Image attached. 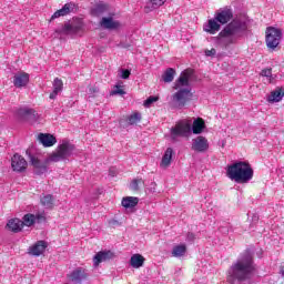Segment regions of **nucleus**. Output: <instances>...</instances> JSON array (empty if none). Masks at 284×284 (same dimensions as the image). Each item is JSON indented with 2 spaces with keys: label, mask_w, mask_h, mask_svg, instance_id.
Instances as JSON below:
<instances>
[{
  "label": "nucleus",
  "mask_w": 284,
  "mask_h": 284,
  "mask_svg": "<svg viewBox=\"0 0 284 284\" xmlns=\"http://www.w3.org/2000/svg\"><path fill=\"white\" fill-rule=\"evenodd\" d=\"M256 272V266L254 265V256L252 251L246 248L241 257L232 264L229 271V281H237V283H243L244 281H250L252 274Z\"/></svg>",
  "instance_id": "nucleus-1"
},
{
  "label": "nucleus",
  "mask_w": 284,
  "mask_h": 284,
  "mask_svg": "<svg viewBox=\"0 0 284 284\" xmlns=\"http://www.w3.org/2000/svg\"><path fill=\"white\" fill-rule=\"evenodd\" d=\"M226 176L235 183H250L254 179V169L250 162L239 161L226 166Z\"/></svg>",
  "instance_id": "nucleus-2"
},
{
  "label": "nucleus",
  "mask_w": 284,
  "mask_h": 284,
  "mask_svg": "<svg viewBox=\"0 0 284 284\" xmlns=\"http://www.w3.org/2000/svg\"><path fill=\"white\" fill-rule=\"evenodd\" d=\"M74 150V146L68 142L64 141L60 145H58L57 150L49 155V161H52L53 163H59V161H63L68 159L72 154V151Z\"/></svg>",
  "instance_id": "nucleus-3"
},
{
  "label": "nucleus",
  "mask_w": 284,
  "mask_h": 284,
  "mask_svg": "<svg viewBox=\"0 0 284 284\" xmlns=\"http://www.w3.org/2000/svg\"><path fill=\"white\" fill-rule=\"evenodd\" d=\"M281 39H283V31L275 27H267L265 30V43L270 50H274L278 48L281 43Z\"/></svg>",
  "instance_id": "nucleus-4"
},
{
  "label": "nucleus",
  "mask_w": 284,
  "mask_h": 284,
  "mask_svg": "<svg viewBox=\"0 0 284 284\" xmlns=\"http://www.w3.org/2000/svg\"><path fill=\"white\" fill-rule=\"evenodd\" d=\"M192 99V92L189 89H180L172 95V106L181 110L187 105V102Z\"/></svg>",
  "instance_id": "nucleus-5"
},
{
  "label": "nucleus",
  "mask_w": 284,
  "mask_h": 284,
  "mask_svg": "<svg viewBox=\"0 0 284 284\" xmlns=\"http://www.w3.org/2000/svg\"><path fill=\"white\" fill-rule=\"evenodd\" d=\"M27 154H29V163L32 165L34 174L41 176V174H45V172H48V162L50 161V158L42 161L39 159V155L30 154L28 151Z\"/></svg>",
  "instance_id": "nucleus-6"
},
{
  "label": "nucleus",
  "mask_w": 284,
  "mask_h": 284,
  "mask_svg": "<svg viewBox=\"0 0 284 284\" xmlns=\"http://www.w3.org/2000/svg\"><path fill=\"white\" fill-rule=\"evenodd\" d=\"M192 132V125L187 121L178 122L174 128L171 129V136H190Z\"/></svg>",
  "instance_id": "nucleus-7"
},
{
  "label": "nucleus",
  "mask_w": 284,
  "mask_h": 284,
  "mask_svg": "<svg viewBox=\"0 0 284 284\" xmlns=\"http://www.w3.org/2000/svg\"><path fill=\"white\" fill-rule=\"evenodd\" d=\"M242 23L240 20L231 21L220 33L219 37L225 39L227 37H234L237 32H241Z\"/></svg>",
  "instance_id": "nucleus-8"
},
{
  "label": "nucleus",
  "mask_w": 284,
  "mask_h": 284,
  "mask_svg": "<svg viewBox=\"0 0 284 284\" xmlns=\"http://www.w3.org/2000/svg\"><path fill=\"white\" fill-rule=\"evenodd\" d=\"M71 283L81 284L83 281H88L90 278V274H88V270L83 267H78L72 271L71 274L68 275Z\"/></svg>",
  "instance_id": "nucleus-9"
},
{
  "label": "nucleus",
  "mask_w": 284,
  "mask_h": 284,
  "mask_svg": "<svg viewBox=\"0 0 284 284\" xmlns=\"http://www.w3.org/2000/svg\"><path fill=\"white\" fill-rule=\"evenodd\" d=\"M11 168L13 172H26L28 170V161L19 153H16L11 159Z\"/></svg>",
  "instance_id": "nucleus-10"
},
{
  "label": "nucleus",
  "mask_w": 284,
  "mask_h": 284,
  "mask_svg": "<svg viewBox=\"0 0 284 284\" xmlns=\"http://www.w3.org/2000/svg\"><path fill=\"white\" fill-rule=\"evenodd\" d=\"M191 150L194 152H207L210 150V142L203 135H199L193 140Z\"/></svg>",
  "instance_id": "nucleus-11"
},
{
  "label": "nucleus",
  "mask_w": 284,
  "mask_h": 284,
  "mask_svg": "<svg viewBox=\"0 0 284 284\" xmlns=\"http://www.w3.org/2000/svg\"><path fill=\"white\" fill-rule=\"evenodd\" d=\"M18 119H21L22 121H37L39 119V113L34 109H18L17 111Z\"/></svg>",
  "instance_id": "nucleus-12"
},
{
  "label": "nucleus",
  "mask_w": 284,
  "mask_h": 284,
  "mask_svg": "<svg viewBox=\"0 0 284 284\" xmlns=\"http://www.w3.org/2000/svg\"><path fill=\"white\" fill-rule=\"evenodd\" d=\"M43 221H45V216L28 213L22 217V227H32L36 223H43Z\"/></svg>",
  "instance_id": "nucleus-13"
},
{
  "label": "nucleus",
  "mask_w": 284,
  "mask_h": 284,
  "mask_svg": "<svg viewBox=\"0 0 284 284\" xmlns=\"http://www.w3.org/2000/svg\"><path fill=\"white\" fill-rule=\"evenodd\" d=\"M113 256H114V253L112 251L98 252L93 257L94 267H99V265H101V263H105V261H111Z\"/></svg>",
  "instance_id": "nucleus-14"
},
{
  "label": "nucleus",
  "mask_w": 284,
  "mask_h": 284,
  "mask_svg": "<svg viewBox=\"0 0 284 284\" xmlns=\"http://www.w3.org/2000/svg\"><path fill=\"white\" fill-rule=\"evenodd\" d=\"M232 19H234V13L231 9L221 10L215 14V21H217V23H221L222 26H225V23H230Z\"/></svg>",
  "instance_id": "nucleus-15"
},
{
  "label": "nucleus",
  "mask_w": 284,
  "mask_h": 284,
  "mask_svg": "<svg viewBox=\"0 0 284 284\" xmlns=\"http://www.w3.org/2000/svg\"><path fill=\"white\" fill-rule=\"evenodd\" d=\"M47 248L48 242L41 240L29 248V254H31V256H41V254H43V252H45Z\"/></svg>",
  "instance_id": "nucleus-16"
},
{
  "label": "nucleus",
  "mask_w": 284,
  "mask_h": 284,
  "mask_svg": "<svg viewBox=\"0 0 284 284\" xmlns=\"http://www.w3.org/2000/svg\"><path fill=\"white\" fill-rule=\"evenodd\" d=\"M38 141L43 148H52V145H57V138L50 133H40L38 135Z\"/></svg>",
  "instance_id": "nucleus-17"
},
{
  "label": "nucleus",
  "mask_w": 284,
  "mask_h": 284,
  "mask_svg": "<svg viewBox=\"0 0 284 284\" xmlns=\"http://www.w3.org/2000/svg\"><path fill=\"white\" fill-rule=\"evenodd\" d=\"M74 8H75L74 2L65 3L61 9H59L52 14L51 19L54 20V19H59V17H68L70 12L74 11Z\"/></svg>",
  "instance_id": "nucleus-18"
},
{
  "label": "nucleus",
  "mask_w": 284,
  "mask_h": 284,
  "mask_svg": "<svg viewBox=\"0 0 284 284\" xmlns=\"http://www.w3.org/2000/svg\"><path fill=\"white\" fill-rule=\"evenodd\" d=\"M29 81H30V74H28L26 72L17 73L13 77V85L16 88H26V85H28Z\"/></svg>",
  "instance_id": "nucleus-19"
},
{
  "label": "nucleus",
  "mask_w": 284,
  "mask_h": 284,
  "mask_svg": "<svg viewBox=\"0 0 284 284\" xmlns=\"http://www.w3.org/2000/svg\"><path fill=\"white\" fill-rule=\"evenodd\" d=\"M172 156H174V149L168 148L160 162V168H162V170H168V168L172 165Z\"/></svg>",
  "instance_id": "nucleus-20"
},
{
  "label": "nucleus",
  "mask_w": 284,
  "mask_h": 284,
  "mask_svg": "<svg viewBox=\"0 0 284 284\" xmlns=\"http://www.w3.org/2000/svg\"><path fill=\"white\" fill-rule=\"evenodd\" d=\"M101 28H104V30H119L121 28V22L114 21L112 18H102L100 21Z\"/></svg>",
  "instance_id": "nucleus-21"
},
{
  "label": "nucleus",
  "mask_w": 284,
  "mask_h": 284,
  "mask_svg": "<svg viewBox=\"0 0 284 284\" xmlns=\"http://www.w3.org/2000/svg\"><path fill=\"white\" fill-rule=\"evenodd\" d=\"M7 227L10 232H14V234H17L23 230V222L20 219H11L7 223Z\"/></svg>",
  "instance_id": "nucleus-22"
},
{
  "label": "nucleus",
  "mask_w": 284,
  "mask_h": 284,
  "mask_svg": "<svg viewBox=\"0 0 284 284\" xmlns=\"http://www.w3.org/2000/svg\"><path fill=\"white\" fill-rule=\"evenodd\" d=\"M284 92L282 88H277L271 92L267 98L268 103H278V101H283Z\"/></svg>",
  "instance_id": "nucleus-23"
},
{
  "label": "nucleus",
  "mask_w": 284,
  "mask_h": 284,
  "mask_svg": "<svg viewBox=\"0 0 284 284\" xmlns=\"http://www.w3.org/2000/svg\"><path fill=\"white\" fill-rule=\"evenodd\" d=\"M192 74H194V71L192 69L184 70L178 79L180 85H190V78L192 77Z\"/></svg>",
  "instance_id": "nucleus-24"
},
{
  "label": "nucleus",
  "mask_w": 284,
  "mask_h": 284,
  "mask_svg": "<svg viewBox=\"0 0 284 284\" xmlns=\"http://www.w3.org/2000/svg\"><path fill=\"white\" fill-rule=\"evenodd\" d=\"M205 32H209V34H216L219 30H221V24H219V21L215 19H210L209 23L206 24V28H204Z\"/></svg>",
  "instance_id": "nucleus-25"
},
{
  "label": "nucleus",
  "mask_w": 284,
  "mask_h": 284,
  "mask_svg": "<svg viewBox=\"0 0 284 284\" xmlns=\"http://www.w3.org/2000/svg\"><path fill=\"white\" fill-rule=\"evenodd\" d=\"M63 90V81L59 78H55L53 81V92L50 93L49 99H57L59 92Z\"/></svg>",
  "instance_id": "nucleus-26"
},
{
  "label": "nucleus",
  "mask_w": 284,
  "mask_h": 284,
  "mask_svg": "<svg viewBox=\"0 0 284 284\" xmlns=\"http://www.w3.org/2000/svg\"><path fill=\"white\" fill-rule=\"evenodd\" d=\"M144 263H145V257H143V255L134 254L131 256V260H130L131 267L139 270V267H143Z\"/></svg>",
  "instance_id": "nucleus-27"
},
{
  "label": "nucleus",
  "mask_w": 284,
  "mask_h": 284,
  "mask_svg": "<svg viewBox=\"0 0 284 284\" xmlns=\"http://www.w3.org/2000/svg\"><path fill=\"white\" fill-rule=\"evenodd\" d=\"M40 203L42 207L52 210L54 207V197L51 194L42 195L40 197Z\"/></svg>",
  "instance_id": "nucleus-28"
},
{
  "label": "nucleus",
  "mask_w": 284,
  "mask_h": 284,
  "mask_svg": "<svg viewBox=\"0 0 284 284\" xmlns=\"http://www.w3.org/2000/svg\"><path fill=\"white\" fill-rule=\"evenodd\" d=\"M136 205H139V197L126 196L122 199V207H125V210L136 207Z\"/></svg>",
  "instance_id": "nucleus-29"
},
{
  "label": "nucleus",
  "mask_w": 284,
  "mask_h": 284,
  "mask_svg": "<svg viewBox=\"0 0 284 284\" xmlns=\"http://www.w3.org/2000/svg\"><path fill=\"white\" fill-rule=\"evenodd\" d=\"M203 130H205V120H203L202 118H197L196 120L193 121V125H192L193 134H201Z\"/></svg>",
  "instance_id": "nucleus-30"
},
{
  "label": "nucleus",
  "mask_w": 284,
  "mask_h": 284,
  "mask_svg": "<svg viewBox=\"0 0 284 284\" xmlns=\"http://www.w3.org/2000/svg\"><path fill=\"white\" fill-rule=\"evenodd\" d=\"M174 74H176V70L173 68L166 69L162 75V81H164V83H172L174 81Z\"/></svg>",
  "instance_id": "nucleus-31"
},
{
  "label": "nucleus",
  "mask_w": 284,
  "mask_h": 284,
  "mask_svg": "<svg viewBox=\"0 0 284 284\" xmlns=\"http://www.w3.org/2000/svg\"><path fill=\"white\" fill-rule=\"evenodd\" d=\"M186 252H187V246H185V244H180L173 247L172 256H175L176 258H179L180 256H184Z\"/></svg>",
  "instance_id": "nucleus-32"
},
{
  "label": "nucleus",
  "mask_w": 284,
  "mask_h": 284,
  "mask_svg": "<svg viewBox=\"0 0 284 284\" xmlns=\"http://www.w3.org/2000/svg\"><path fill=\"white\" fill-rule=\"evenodd\" d=\"M145 186V181H143V179H134L132 182H131V190L133 192H139V190H142V187Z\"/></svg>",
  "instance_id": "nucleus-33"
},
{
  "label": "nucleus",
  "mask_w": 284,
  "mask_h": 284,
  "mask_svg": "<svg viewBox=\"0 0 284 284\" xmlns=\"http://www.w3.org/2000/svg\"><path fill=\"white\" fill-rule=\"evenodd\" d=\"M79 27L70 23H65L62 28V34H77Z\"/></svg>",
  "instance_id": "nucleus-34"
},
{
  "label": "nucleus",
  "mask_w": 284,
  "mask_h": 284,
  "mask_svg": "<svg viewBox=\"0 0 284 284\" xmlns=\"http://www.w3.org/2000/svg\"><path fill=\"white\" fill-rule=\"evenodd\" d=\"M129 125H136L141 121V113L134 112L133 114L129 115L126 119Z\"/></svg>",
  "instance_id": "nucleus-35"
},
{
  "label": "nucleus",
  "mask_w": 284,
  "mask_h": 284,
  "mask_svg": "<svg viewBox=\"0 0 284 284\" xmlns=\"http://www.w3.org/2000/svg\"><path fill=\"white\" fill-rule=\"evenodd\" d=\"M103 12H108V4L99 3L93 9V14H103Z\"/></svg>",
  "instance_id": "nucleus-36"
},
{
  "label": "nucleus",
  "mask_w": 284,
  "mask_h": 284,
  "mask_svg": "<svg viewBox=\"0 0 284 284\" xmlns=\"http://www.w3.org/2000/svg\"><path fill=\"white\" fill-rule=\"evenodd\" d=\"M156 101H159V97H149L144 101L143 105H144V108H150V105H152V103H156Z\"/></svg>",
  "instance_id": "nucleus-37"
},
{
  "label": "nucleus",
  "mask_w": 284,
  "mask_h": 284,
  "mask_svg": "<svg viewBox=\"0 0 284 284\" xmlns=\"http://www.w3.org/2000/svg\"><path fill=\"white\" fill-rule=\"evenodd\" d=\"M112 97L120 94L123 95L125 94V91L123 89H121L120 85H115V89L113 91H111Z\"/></svg>",
  "instance_id": "nucleus-38"
},
{
  "label": "nucleus",
  "mask_w": 284,
  "mask_h": 284,
  "mask_svg": "<svg viewBox=\"0 0 284 284\" xmlns=\"http://www.w3.org/2000/svg\"><path fill=\"white\" fill-rule=\"evenodd\" d=\"M168 0H151L152 6H155V8H161Z\"/></svg>",
  "instance_id": "nucleus-39"
},
{
  "label": "nucleus",
  "mask_w": 284,
  "mask_h": 284,
  "mask_svg": "<svg viewBox=\"0 0 284 284\" xmlns=\"http://www.w3.org/2000/svg\"><path fill=\"white\" fill-rule=\"evenodd\" d=\"M204 54H205V57H215L216 55V49L205 50Z\"/></svg>",
  "instance_id": "nucleus-40"
},
{
  "label": "nucleus",
  "mask_w": 284,
  "mask_h": 284,
  "mask_svg": "<svg viewBox=\"0 0 284 284\" xmlns=\"http://www.w3.org/2000/svg\"><path fill=\"white\" fill-rule=\"evenodd\" d=\"M262 77H272V69L262 70Z\"/></svg>",
  "instance_id": "nucleus-41"
},
{
  "label": "nucleus",
  "mask_w": 284,
  "mask_h": 284,
  "mask_svg": "<svg viewBox=\"0 0 284 284\" xmlns=\"http://www.w3.org/2000/svg\"><path fill=\"white\" fill-rule=\"evenodd\" d=\"M122 79H130V70H123L122 71Z\"/></svg>",
  "instance_id": "nucleus-42"
},
{
  "label": "nucleus",
  "mask_w": 284,
  "mask_h": 284,
  "mask_svg": "<svg viewBox=\"0 0 284 284\" xmlns=\"http://www.w3.org/2000/svg\"><path fill=\"white\" fill-rule=\"evenodd\" d=\"M186 239L187 241H194L195 239L194 233H187Z\"/></svg>",
  "instance_id": "nucleus-43"
},
{
  "label": "nucleus",
  "mask_w": 284,
  "mask_h": 284,
  "mask_svg": "<svg viewBox=\"0 0 284 284\" xmlns=\"http://www.w3.org/2000/svg\"><path fill=\"white\" fill-rule=\"evenodd\" d=\"M89 92H90V94H94V93L99 92V90L97 88H90Z\"/></svg>",
  "instance_id": "nucleus-44"
},
{
  "label": "nucleus",
  "mask_w": 284,
  "mask_h": 284,
  "mask_svg": "<svg viewBox=\"0 0 284 284\" xmlns=\"http://www.w3.org/2000/svg\"><path fill=\"white\" fill-rule=\"evenodd\" d=\"M281 274L284 276V264L281 266Z\"/></svg>",
  "instance_id": "nucleus-45"
},
{
  "label": "nucleus",
  "mask_w": 284,
  "mask_h": 284,
  "mask_svg": "<svg viewBox=\"0 0 284 284\" xmlns=\"http://www.w3.org/2000/svg\"><path fill=\"white\" fill-rule=\"evenodd\" d=\"M175 90H179V84H175Z\"/></svg>",
  "instance_id": "nucleus-46"
},
{
  "label": "nucleus",
  "mask_w": 284,
  "mask_h": 284,
  "mask_svg": "<svg viewBox=\"0 0 284 284\" xmlns=\"http://www.w3.org/2000/svg\"><path fill=\"white\" fill-rule=\"evenodd\" d=\"M111 176H114V172H111Z\"/></svg>",
  "instance_id": "nucleus-47"
}]
</instances>
